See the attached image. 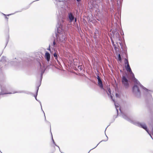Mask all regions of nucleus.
I'll return each instance as SVG.
<instances>
[{
	"label": "nucleus",
	"instance_id": "1",
	"mask_svg": "<svg viewBox=\"0 0 153 153\" xmlns=\"http://www.w3.org/2000/svg\"><path fill=\"white\" fill-rule=\"evenodd\" d=\"M64 24L62 21H59L56 25V30L55 34L56 39H54L51 46L57 47L59 46V44L65 43L67 39V36L69 34L68 27H64Z\"/></svg>",
	"mask_w": 153,
	"mask_h": 153
},
{
	"label": "nucleus",
	"instance_id": "2",
	"mask_svg": "<svg viewBox=\"0 0 153 153\" xmlns=\"http://www.w3.org/2000/svg\"><path fill=\"white\" fill-rule=\"evenodd\" d=\"M130 73L132 75V77L134 78V84L132 88V91L134 96L138 98L140 97L141 91L140 89V88L144 90V96L145 98V102H146V100L147 99L149 100H151V99L153 100L151 94L153 92V91L149 90L143 86L139 81L135 77L134 75L132 72H132Z\"/></svg>",
	"mask_w": 153,
	"mask_h": 153
},
{
	"label": "nucleus",
	"instance_id": "3",
	"mask_svg": "<svg viewBox=\"0 0 153 153\" xmlns=\"http://www.w3.org/2000/svg\"><path fill=\"white\" fill-rule=\"evenodd\" d=\"M39 65H40L39 68V69L36 76L37 80H38L39 81L37 83V85L36 86V94L34 95V96L35 99L37 101H38L39 102L41 105L42 110L43 111V113L44 114V116L45 117V120L46 121L45 113L43 111V110L42 108V105L41 102L39 101L37 99V97L38 95V92L39 90V88L41 84L42 81V79L43 78V74L44 73L45 70V67L44 66H42L40 63H39Z\"/></svg>",
	"mask_w": 153,
	"mask_h": 153
},
{
	"label": "nucleus",
	"instance_id": "4",
	"mask_svg": "<svg viewBox=\"0 0 153 153\" xmlns=\"http://www.w3.org/2000/svg\"><path fill=\"white\" fill-rule=\"evenodd\" d=\"M146 107L151 119L150 122H149V126L151 129V132L153 136V99L149 100L147 99L146 100Z\"/></svg>",
	"mask_w": 153,
	"mask_h": 153
},
{
	"label": "nucleus",
	"instance_id": "5",
	"mask_svg": "<svg viewBox=\"0 0 153 153\" xmlns=\"http://www.w3.org/2000/svg\"><path fill=\"white\" fill-rule=\"evenodd\" d=\"M119 110L121 113L120 115L124 119L134 125L144 129L146 132H148L149 129L145 123H140L138 121L131 120L126 114L122 112L120 108H119Z\"/></svg>",
	"mask_w": 153,
	"mask_h": 153
},
{
	"label": "nucleus",
	"instance_id": "6",
	"mask_svg": "<svg viewBox=\"0 0 153 153\" xmlns=\"http://www.w3.org/2000/svg\"><path fill=\"white\" fill-rule=\"evenodd\" d=\"M75 13L74 12H68L66 17V21L68 23V25H66L65 22L62 19H59L58 20L57 22V24L58 22L59 21H62L64 24V27H68V30L69 34L70 32V28L71 27L70 25H71L72 23L73 22L76 23L77 21V19L75 16Z\"/></svg>",
	"mask_w": 153,
	"mask_h": 153
},
{
	"label": "nucleus",
	"instance_id": "7",
	"mask_svg": "<svg viewBox=\"0 0 153 153\" xmlns=\"http://www.w3.org/2000/svg\"><path fill=\"white\" fill-rule=\"evenodd\" d=\"M121 48L122 50L123 53L124 54L127 58H124V62L125 65V67L126 68V71L130 72H132V70L129 65L128 58V55L127 52V47L126 44L124 43L122 44V43L119 42Z\"/></svg>",
	"mask_w": 153,
	"mask_h": 153
},
{
	"label": "nucleus",
	"instance_id": "8",
	"mask_svg": "<svg viewBox=\"0 0 153 153\" xmlns=\"http://www.w3.org/2000/svg\"><path fill=\"white\" fill-rule=\"evenodd\" d=\"M108 35L110 38H112L115 40H119L121 41L122 38L117 28L114 29L112 31L111 30L108 33Z\"/></svg>",
	"mask_w": 153,
	"mask_h": 153
},
{
	"label": "nucleus",
	"instance_id": "9",
	"mask_svg": "<svg viewBox=\"0 0 153 153\" xmlns=\"http://www.w3.org/2000/svg\"><path fill=\"white\" fill-rule=\"evenodd\" d=\"M22 59L21 58L16 59L15 58L12 60H10L8 62V65L9 66H13L16 68L19 67L21 65Z\"/></svg>",
	"mask_w": 153,
	"mask_h": 153
},
{
	"label": "nucleus",
	"instance_id": "10",
	"mask_svg": "<svg viewBox=\"0 0 153 153\" xmlns=\"http://www.w3.org/2000/svg\"><path fill=\"white\" fill-rule=\"evenodd\" d=\"M128 81V76L127 74H126L125 75L122 76V82L123 86L125 88H127L129 87V84Z\"/></svg>",
	"mask_w": 153,
	"mask_h": 153
},
{
	"label": "nucleus",
	"instance_id": "11",
	"mask_svg": "<svg viewBox=\"0 0 153 153\" xmlns=\"http://www.w3.org/2000/svg\"><path fill=\"white\" fill-rule=\"evenodd\" d=\"M45 58L48 62V65H51L50 54L48 51H46L45 54Z\"/></svg>",
	"mask_w": 153,
	"mask_h": 153
},
{
	"label": "nucleus",
	"instance_id": "12",
	"mask_svg": "<svg viewBox=\"0 0 153 153\" xmlns=\"http://www.w3.org/2000/svg\"><path fill=\"white\" fill-rule=\"evenodd\" d=\"M97 78L98 80V85L99 86L101 89L105 91V89L104 88L103 85L101 78L100 76L97 77Z\"/></svg>",
	"mask_w": 153,
	"mask_h": 153
},
{
	"label": "nucleus",
	"instance_id": "13",
	"mask_svg": "<svg viewBox=\"0 0 153 153\" xmlns=\"http://www.w3.org/2000/svg\"><path fill=\"white\" fill-rule=\"evenodd\" d=\"M52 54H53V56L54 57L55 59L58 62V64L60 65V63L59 60L60 59L58 52L57 51H54V53H52Z\"/></svg>",
	"mask_w": 153,
	"mask_h": 153
},
{
	"label": "nucleus",
	"instance_id": "14",
	"mask_svg": "<svg viewBox=\"0 0 153 153\" xmlns=\"http://www.w3.org/2000/svg\"><path fill=\"white\" fill-rule=\"evenodd\" d=\"M108 92H107V94L108 96H110L112 100L115 103V100L113 98V95L111 94V91L109 88H108Z\"/></svg>",
	"mask_w": 153,
	"mask_h": 153
},
{
	"label": "nucleus",
	"instance_id": "15",
	"mask_svg": "<svg viewBox=\"0 0 153 153\" xmlns=\"http://www.w3.org/2000/svg\"><path fill=\"white\" fill-rule=\"evenodd\" d=\"M106 130H105V135L106 137V140H101L100 142H99V143L98 144H97V146H96L95 147H94V148H92V149H91L88 152V153H89V152H90V151L91 150H92V149H95V148H96V147L98 146V145H99V144L100 143H101V142H103V141H105H105H107L108 140V137H107V135H106V133H105V131H106Z\"/></svg>",
	"mask_w": 153,
	"mask_h": 153
},
{
	"label": "nucleus",
	"instance_id": "16",
	"mask_svg": "<svg viewBox=\"0 0 153 153\" xmlns=\"http://www.w3.org/2000/svg\"><path fill=\"white\" fill-rule=\"evenodd\" d=\"M114 105L115 107V108L117 111V115H114V118L115 119L116 118H117L118 117V108H119V106L117 105H116L115 104V103H114Z\"/></svg>",
	"mask_w": 153,
	"mask_h": 153
},
{
	"label": "nucleus",
	"instance_id": "17",
	"mask_svg": "<svg viewBox=\"0 0 153 153\" xmlns=\"http://www.w3.org/2000/svg\"><path fill=\"white\" fill-rule=\"evenodd\" d=\"M25 93V94H30V93L29 92V91H19V92H13V94H14V93Z\"/></svg>",
	"mask_w": 153,
	"mask_h": 153
},
{
	"label": "nucleus",
	"instance_id": "18",
	"mask_svg": "<svg viewBox=\"0 0 153 153\" xmlns=\"http://www.w3.org/2000/svg\"><path fill=\"white\" fill-rule=\"evenodd\" d=\"M22 10V9L20 10V11L21 10ZM19 11H20V10L14 13H11V14H7V15H6V16H4L5 19H6V22H8V18L7 17V16H9L10 15H13V14L14 13H17V12H16ZM18 12L17 13H18Z\"/></svg>",
	"mask_w": 153,
	"mask_h": 153
},
{
	"label": "nucleus",
	"instance_id": "19",
	"mask_svg": "<svg viewBox=\"0 0 153 153\" xmlns=\"http://www.w3.org/2000/svg\"><path fill=\"white\" fill-rule=\"evenodd\" d=\"M1 62H7L6 57V56H3L1 57Z\"/></svg>",
	"mask_w": 153,
	"mask_h": 153
},
{
	"label": "nucleus",
	"instance_id": "20",
	"mask_svg": "<svg viewBox=\"0 0 153 153\" xmlns=\"http://www.w3.org/2000/svg\"><path fill=\"white\" fill-rule=\"evenodd\" d=\"M25 62H27L28 64H30L32 63V61L30 60V59L29 58H26Z\"/></svg>",
	"mask_w": 153,
	"mask_h": 153
},
{
	"label": "nucleus",
	"instance_id": "21",
	"mask_svg": "<svg viewBox=\"0 0 153 153\" xmlns=\"http://www.w3.org/2000/svg\"><path fill=\"white\" fill-rule=\"evenodd\" d=\"M115 120V118H114V116L113 119L111 120V121L109 123V124L105 128V130H106L107 128L108 127V126H109L110 125L111 123H113L114 121Z\"/></svg>",
	"mask_w": 153,
	"mask_h": 153
},
{
	"label": "nucleus",
	"instance_id": "22",
	"mask_svg": "<svg viewBox=\"0 0 153 153\" xmlns=\"http://www.w3.org/2000/svg\"><path fill=\"white\" fill-rule=\"evenodd\" d=\"M9 35L8 34L7 36V37H6V45L5 46V47L4 48H5L6 47V46H7V43H8V42H9Z\"/></svg>",
	"mask_w": 153,
	"mask_h": 153
},
{
	"label": "nucleus",
	"instance_id": "23",
	"mask_svg": "<svg viewBox=\"0 0 153 153\" xmlns=\"http://www.w3.org/2000/svg\"><path fill=\"white\" fill-rule=\"evenodd\" d=\"M45 121L46 122L49 123L50 124V129H51V124H50V123L48 121H47V120H46V121ZM51 134L52 140V142H53V144H55V142L54 141V140L53 139L52 134L51 133Z\"/></svg>",
	"mask_w": 153,
	"mask_h": 153
},
{
	"label": "nucleus",
	"instance_id": "24",
	"mask_svg": "<svg viewBox=\"0 0 153 153\" xmlns=\"http://www.w3.org/2000/svg\"><path fill=\"white\" fill-rule=\"evenodd\" d=\"M117 60H118L119 61H121L122 60V58L120 56V54H119V53L117 55Z\"/></svg>",
	"mask_w": 153,
	"mask_h": 153
},
{
	"label": "nucleus",
	"instance_id": "25",
	"mask_svg": "<svg viewBox=\"0 0 153 153\" xmlns=\"http://www.w3.org/2000/svg\"><path fill=\"white\" fill-rule=\"evenodd\" d=\"M120 34L122 36V38L123 39H124V35L123 31H121L120 32Z\"/></svg>",
	"mask_w": 153,
	"mask_h": 153
},
{
	"label": "nucleus",
	"instance_id": "26",
	"mask_svg": "<svg viewBox=\"0 0 153 153\" xmlns=\"http://www.w3.org/2000/svg\"><path fill=\"white\" fill-rule=\"evenodd\" d=\"M111 41V42L112 45L113 46H114L115 44H114V41L113 39H112V38H110Z\"/></svg>",
	"mask_w": 153,
	"mask_h": 153
},
{
	"label": "nucleus",
	"instance_id": "27",
	"mask_svg": "<svg viewBox=\"0 0 153 153\" xmlns=\"http://www.w3.org/2000/svg\"><path fill=\"white\" fill-rule=\"evenodd\" d=\"M94 34H99V31L97 29H96V30H95V32H94Z\"/></svg>",
	"mask_w": 153,
	"mask_h": 153
},
{
	"label": "nucleus",
	"instance_id": "28",
	"mask_svg": "<svg viewBox=\"0 0 153 153\" xmlns=\"http://www.w3.org/2000/svg\"><path fill=\"white\" fill-rule=\"evenodd\" d=\"M47 50L49 51H50L51 53V45L50 44L49 45L48 47L47 48Z\"/></svg>",
	"mask_w": 153,
	"mask_h": 153
},
{
	"label": "nucleus",
	"instance_id": "29",
	"mask_svg": "<svg viewBox=\"0 0 153 153\" xmlns=\"http://www.w3.org/2000/svg\"><path fill=\"white\" fill-rule=\"evenodd\" d=\"M113 46L114 47V50L115 51H117V49H118V48L117 47L116 45H115L114 46Z\"/></svg>",
	"mask_w": 153,
	"mask_h": 153
},
{
	"label": "nucleus",
	"instance_id": "30",
	"mask_svg": "<svg viewBox=\"0 0 153 153\" xmlns=\"http://www.w3.org/2000/svg\"><path fill=\"white\" fill-rule=\"evenodd\" d=\"M58 9H59L58 8ZM58 15L59 16H61V15L62 14V12L61 11L59 12V10H58Z\"/></svg>",
	"mask_w": 153,
	"mask_h": 153
},
{
	"label": "nucleus",
	"instance_id": "31",
	"mask_svg": "<svg viewBox=\"0 0 153 153\" xmlns=\"http://www.w3.org/2000/svg\"><path fill=\"white\" fill-rule=\"evenodd\" d=\"M115 96L117 97H120L119 94L117 93H116L115 94Z\"/></svg>",
	"mask_w": 153,
	"mask_h": 153
},
{
	"label": "nucleus",
	"instance_id": "32",
	"mask_svg": "<svg viewBox=\"0 0 153 153\" xmlns=\"http://www.w3.org/2000/svg\"><path fill=\"white\" fill-rule=\"evenodd\" d=\"M78 68L80 70H82V67L80 65H78Z\"/></svg>",
	"mask_w": 153,
	"mask_h": 153
},
{
	"label": "nucleus",
	"instance_id": "33",
	"mask_svg": "<svg viewBox=\"0 0 153 153\" xmlns=\"http://www.w3.org/2000/svg\"><path fill=\"white\" fill-rule=\"evenodd\" d=\"M95 74H96L97 77H98V76H99V74L98 73H95Z\"/></svg>",
	"mask_w": 153,
	"mask_h": 153
},
{
	"label": "nucleus",
	"instance_id": "34",
	"mask_svg": "<svg viewBox=\"0 0 153 153\" xmlns=\"http://www.w3.org/2000/svg\"><path fill=\"white\" fill-rule=\"evenodd\" d=\"M1 14L3 15L4 16H6V15L7 14H4V13H1Z\"/></svg>",
	"mask_w": 153,
	"mask_h": 153
},
{
	"label": "nucleus",
	"instance_id": "35",
	"mask_svg": "<svg viewBox=\"0 0 153 153\" xmlns=\"http://www.w3.org/2000/svg\"><path fill=\"white\" fill-rule=\"evenodd\" d=\"M76 1L77 2H79L81 1V0H76Z\"/></svg>",
	"mask_w": 153,
	"mask_h": 153
},
{
	"label": "nucleus",
	"instance_id": "36",
	"mask_svg": "<svg viewBox=\"0 0 153 153\" xmlns=\"http://www.w3.org/2000/svg\"><path fill=\"white\" fill-rule=\"evenodd\" d=\"M97 72H99V71L97 69Z\"/></svg>",
	"mask_w": 153,
	"mask_h": 153
},
{
	"label": "nucleus",
	"instance_id": "37",
	"mask_svg": "<svg viewBox=\"0 0 153 153\" xmlns=\"http://www.w3.org/2000/svg\"><path fill=\"white\" fill-rule=\"evenodd\" d=\"M120 72H122V70H120Z\"/></svg>",
	"mask_w": 153,
	"mask_h": 153
},
{
	"label": "nucleus",
	"instance_id": "38",
	"mask_svg": "<svg viewBox=\"0 0 153 153\" xmlns=\"http://www.w3.org/2000/svg\"><path fill=\"white\" fill-rule=\"evenodd\" d=\"M5 67H7V65H6V64H5Z\"/></svg>",
	"mask_w": 153,
	"mask_h": 153
},
{
	"label": "nucleus",
	"instance_id": "39",
	"mask_svg": "<svg viewBox=\"0 0 153 153\" xmlns=\"http://www.w3.org/2000/svg\"><path fill=\"white\" fill-rule=\"evenodd\" d=\"M55 146L56 145V143H55V144H54Z\"/></svg>",
	"mask_w": 153,
	"mask_h": 153
},
{
	"label": "nucleus",
	"instance_id": "40",
	"mask_svg": "<svg viewBox=\"0 0 153 153\" xmlns=\"http://www.w3.org/2000/svg\"><path fill=\"white\" fill-rule=\"evenodd\" d=\"M120 7H119V10H120Z\"/></svg>",
	"mask_w": 153,
	"mask_h": 153
},
{
	"label": "nucleus",
	"instance_id": "41",
	"mask_svg": "<svg viewBox=\"0 0 153 153\" xmlns=\"http://www.w3.org/2000/svg\"><path fill=\"white\" fill-rule=\"evenodd\" d=\"M51 49H53V48L52 47H51Z\"/></svg>",
	"mask_w": 153,
	"mask_h": 153
}]
</instances>
